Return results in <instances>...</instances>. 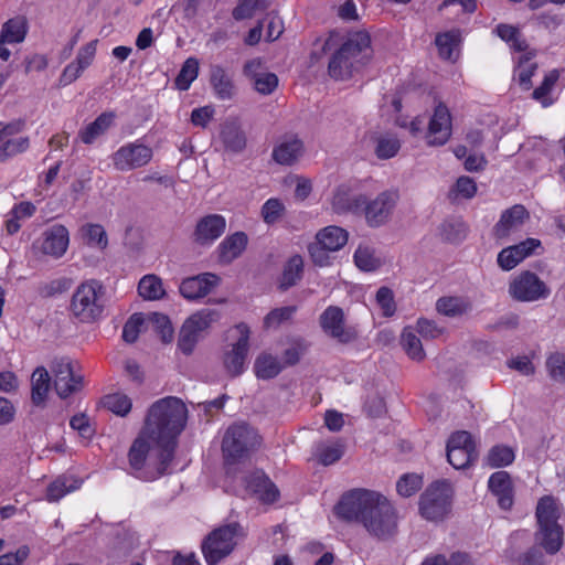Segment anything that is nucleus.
Wrapping results in <instances>:
<instances>
[{
	"instance_id": "nucleus-1",
	"label": "nucleus",
	"mask_w": 565,
	"mask_h": 565,
	"mask_svg": "<svg viewBox=\"0 0 565 565\" xmlns=\"http://www.w3.org/2000/svg\"><path fill=\"white\" fill-rule=\"evenodd\" d=\"M335 514L350 522H358L373 536L393 535L397 516L392 503L381 493L355 489L345 493L334 508Z\"/></svg>"
},
{
	"instance_id": "nucleus-2",
	"label": "nucleus",
	"mask_w": 565,
	"mask_h": 565,
	"mask_svg": "<svg viewBox=\"0 0 565 565\" xmlns=\"http://www.w3.org/2000/svg\"><path fill=\"white\" fill-rule=\"evenodd\" d=\"M141 429L128 451V463L135 477L153 481L167 473L174 448Z\"/></svg>"
},
{
	"instance_id": "nucleus-3",
	"label": "nucleus",
	"mask_w": 565,
	"mask_h": 565,
	"mask_svg": "<svg viewBox=\"0 0 565 565\" xmlns=\"http://www.w3.org/2000/svg\"><path fill=\"white\" fill-rule=\"evenodd\" d=\"M186 420L185 404L178 397L169 396L150 406L142 429L175 449L177 438L185 428Z\"/></svg>"
},
{
	"instance_id": "nucleus-4",
	"label": "nucleus",
	"mask_w": 565,
	"mask_h": 565,
	"mask_svg": "<svg viewBox=\"0 0 565 565\" xmlns=\"http://www.w3.org/2000/svg\"><path fill=\"white\" fill-rule=\"evenodd\" d=\"M373 55L371 36L364 30L349 32L330 58L328 71L334 79H347Z\"/></svg>"
},
{
	"instance_id": "nucleus-5",
	"label": "nucleus",
	"mask_w": 565,
	"mask_h": 565,
	"mask_svg": "<svg viewBox=\"0 0 565 565\" xmlns=\"http://www.w3.org/2000/svg\"><path fill=\"white\" fill-rule=\"evenodd\" d=\"M259 445L260 437L250 426L246 424L230 426L225 430L221 446L225 465L228 467L245 460Z\"/></svg>"
},
{
	"instance_id": "nucleus-6",
	"label": "nucleus",
	"mask_w": 565,
	"mask_h": 565,
	"mask_svg": "<svg viewBox=\"0 0 565 565\" xmlns=\"http://www.w3.org/2000/svg\"><path fill=\"white\" fill-rule=\"evenodd\" d=\"M245 536L238 523H230L214 529L202 543V553L207 565H216L227 557Z\"/></svg>"
},
{
	"instance_id": "nucleus-7",
	"label": "nucleus",
	"mask_w": 565,
	"mask_h": 565,
	"mask_svg": "<svg viewBox=\"0 0 565 565\" xmlns=\"http://www.w3.org/2000/svg\"><path fill=\"white\" fill-rule=\"evenodd\" d=\"M454 490L445 480L429 484L419 498V513L430 522L443 521L451 512Z\"/></svg>"
},
{
	"instance_id": "nucleus-8",
	"label": "nucleus",
	"mask_w": 565,
	"mask_h": 565,
	"mask_svg": "<svg viewBox=\"0 0 565 565\" xmlns=\"http://www.w3.org/2000/svg\"><path fill=\"white\" fill-rule=\"evenodd\" d=\"M103 295V286L98 281L81 284L72 296L71 312L82 322L95 321L104 311Z\"/></svg>"
},
{
	"instance_id": "nucleus-9",
	"label": "nucleus",
	"mask_w": 565,
	"mask_h": 565,
	"mask_svg": "<svg viewBox=\"0 0 565 565\" xmlns=\"http://www.w3.org/2000/svg\"><path fill=\"white\" fill-rule=\"evenodd\" d=\"M349 239L347 230L329 225L319 230L316 234L315 242L308 246L311 260L320 266H329L332 262V253L343 248Z\"/></svg>"
},
{
	"instance_id": "nucleus-10",
	"label": "nucleus",
	"mask_w": 565,
	"mask_h": 565,
	"mask_svg": "<svg viewBox=\"0 0 565 565\" xmlns=\"http://www.w3.org/2000/svg\"><path fill=\"white\" fill-rule=\"evenodd\" d=\"M250 329L246 323H238L228 331L231 342L223 351L222 362L231 376H238L246 370L249 350Z\"/></svg>"
},
{
	"instance_id": "nucleus-11",
	"label": "nucleus",
	"mask_w": 565,
	"mask_h": 565,
	"mask_svg": "<svg viewBox=\"0 0 565 565\" xmlns=\"http://www.w3.org/2000/svg\"><path fill=\"white\" fill-rule=\"evenodd\" d=\"M508 292L516 301L535 302L548 298L551 289L535 273L522 270L510 279Z\"/></svg>"
},
{
	"instance_id": "nucleus-12",
	"label": "nucleus",
	"mask_w": 565,
	"mask_h": 565,
	"mask_svg": "<svg viewBox=\"0 0 565 565\" xmlns=\"http://www.w3.org/2000/svg\"><path fill=\"white\" fill-rule=\"evenodd\" d=\"M220 319V313L212 309H202L190 316L183 323L180 337L179 348L190 354L199 339L206 332L213 323Z\"/></svg>"
},
{
	"instance_id": "nucleus-13",
	"label": "nucleus",
	"mask_w": 565,
	"mask_h": 565,
	"mask_svg": "<svg viewBox=\"0 0 565 565\" xmlns=\"http://www.w3.org/2000/svg\"><path fill=\"white\" fill-rule=\"evenodd\" d=\"M152 157V148L138 139L120 146L111 154V162L117 171L128 172L147 166Z\"/></svg>"
},
{
	"instance_id": "nucleus-14",
	"label": "nucleus",
	"mask_w": 565,
	"mask_h": 565,
	"mask_svg": "<svg viewBox=\"0 0 565 565\" xmlns=\"http://www.w3.org/2000/svg\"><path fill=\"white\" fill-rule=\"evenodd\" d=\"M25 122L21 119L0 122V163L24 153L30 148V138L22 135Z\"/></svg>"
},
{
	"instance_id": "nucleus-15",
	"label": "nucleus",
	"mask_w": 565,
	"mask_h": 565,
	"mask_svg": "<svg viewBox=\"0 0 565 565\" xmlns=\"http://www.w3.org/2000/svg\"><path fill=\"white\" fill-rule=\"evenodd\" d=\"M70 245L68 230L62 224L46 228L32 244V250L38 257L61 258Z\"/></svg>"
},
{
	"instance_id": "nucleus-16",
	"label": "nucleus",
	"mask_w": 565,
	"mask_h": 565,
	"mask_svg": "<svg viewBox=\"0 0 565 565\" xmlns=\"http://www.w3.org/2000/svg\"><path fill=\"white\" fill-rule=\"evenodd\" d=\"M75 363L68 358L56 359L52 363L54 388L62 398H66L82 388L83 376L75 370Z\"/></svg>"
},
{
	"instance_id": "nucleus-17",
	"label": "nucleus",
	"mask_w": 565,
	"mask_h": 565,
	"mask_svg": "<svg viewBox=\"0 0 565 565\" xmlns=\"http://www.w3.org/2000/svg\"><path fill=\"white\" fill-rule=\"evenodd\" d=\"M476 448L471 435L457 431L447 443V459L455 469H463L476 459Z\"/></svg>"
},
{
	"instance_id": "nucleus-18",
	"label": "nucleus",
	"mask_w": 565,
	"mask_h": 565,
	"mask_svg": "<svg viewBox=\"0 0 565 565\" xmlns=\"http://www.w3.org/2000/svg\"><path fill=\"white\" fill-rule=\"evenodd\" d=\"M399 199L398 192L387 190L381 192L365 206V220L371 227L384 225L391 217L393 210Z\"/></svg>"
},
{
	"instance_id": "nucleus-19",
	"label": "nucleus",
	"mask_w": 565,
	"mask_h": 565,
	"mask_svg": "<svg viewBox=\"0 0 565 565\" xmlns=\"http://www.w3.org/2000/svg\"><path fill=\"white\" fill-rule=\"evenodd\" d=\"M320 324L328 335L341 343H349L356 339V331L344 324V312L337 306H330L322 312Z\"/></svg>"
},
{
	"instance_id": "nucleus-20",
	"label": "nucleus",
	"mask_w": 565,
	"mask_h": 565,
	"mask_svg": "<svg viewBox=\"0 0 565 565\" xmlns=\"http://www.w3.org/2000/svg\"><path fill=\"white\" fill-rule=\"evenodd\" d=\"M542 248V243L537 238H526L519 244L503 248L497 257V263L502 270L509 271L515 268L527 257L536 254Z\"/></svg>"
},
{
	"instance_id": "nucleus-21",
	"label": "nucleus",
	"mask_w": 565,
	"mask_h": 565,
	"mask_svg": "<svg viewBox=\"0 0 565 565\" xmlns=\"http://www.w3.org/2000/svg\"><path fill=\"white\" fill-rule=\"evenodd\" d=\"M451 131L450 111L445 104L438 103L428 125L427 143L429 146H443L449 140Z\"/></svg>"
},
{
	"instance_id": "nucleus-22",
	"label": "nucleus",
	"mask_w": 565,
	"mask_h": 565,
	"mask_svg": "<svg viewBox=\"0 0 565 565\" xmlns=\"http://www.w3.org/2000/svg\"><path fill=\"white\" fill-rule=\"evenodd\" d=\"M96 50L97 40H93L83 45L78 50L75 60L64 67L60 76V84L62 86H67L75 82L84 73V71L93 64Z\"/></svg>"
},
{
	"instance_id": "nucleus-23",
	"label": "nucleus",
	"mask_w": 565,
	"mask_h": 565,
	"mask_svg": "<svg viewBox=\"0 0 565 565\" xmlns=\"http://www.w3.org/2000/svg\"><path fill=\"white\" fill-rule=\"evenodd\" d=\"M529 217L527 211L522 205H514L505 210L494 225V236L499 239H505L515 235L521 231Z\"/></svg>"
},
{
	"instance_id": "nucleus-24",
	"label": "nucleus",
	"mask_w": 565,
	"mask_h": 565,
	"mask_svg": "<svg viewBox=\"0 0 565 565\" xmlns=\"http://www.w3.org/2000/svg\"><path fill=\"white\" fill-rule=\"evenodd\" d=\"M226 228V220L220 214H209L203 216L196 223L193 239L202 246L212 245Z\"/></svg>"
},
{
	"instance_id": "nucleus-25",
	"label": "nucleus",
	"mask_w": 565,
	"mask_h": 565,
	"mask_svg": "<svg viewBox=\"0 0 565 565\" xmlns=\"http://www.w3.org/2000/svg\"><path fill=\"white\" fill-rule=\"evenodd\" d=\"M220 280V277L212 273L189 277L181 282L180 292L186 299H199L218 286Z\"/></svg>"
},
{
	"instance_id": "nucleus-26",
	"label": "nucleus",
	"mask_w": 565,
	"mask_h": 565,
	"mask_svg": "<svg viewBox=\"0 0 565 565\" xmlns=\"http://www.w3.org/2000/svg\"><path fill=\"white\" fill-rule=\"evenodd\" d=\"M244 74L253 81L254 88L263 95L271 94L278 85L277 75L264 72L259 58L248 61L244 66Z\"/></svg>"
},
{
	"instance_id": "nucleus-27",
	"label": "nucleus",
	"mask_w": 565,
	"mask_h": 565,
	"mask_svg": "<svg viewBox=\"0 0 565 565\" xmlns=\"http://www.w3.org/2000/svg\"><path fill=\"white\" fill-rule=\"evenodd\" d=\"M534 540L547 554L555 555L564 545V529L561 524L536 525Z\"/></svg>"
},
{
	"instance_id": "nucleus-28",
	"label": "nucleus",
	"mask_w": 565,
	"mask_h": 565,
	"mask_svg": "<svg viewBox=\"0 0 565 565\" xmlns=\"http://www.w3.org/2000/svg\"><path fill=\"white\" fill-rule=\"evenodd\" d=\"M305 152L302 140L297 136L284 137L273 149L271 157L281 166H291L298 161Z\"/></svg>"
},
{
	"instance_id": "nucleus-29",
	"label": "nucleus",
	"mask_w": 565,
	"mask_h": 565,
	"mask_svg": "<svg viewBox=\"0 0 565 565\" xmlns=\"http://www.w3.org/2000/svg\"><path fill=\"white\" fill-rule=\"evenodd\" d=\"M246 490L264 503H273L279 492L275 484L262 471H255L245 479Z\"/></svg>"
},
{
	"instance_id": "nucleus-30",
	"label": "nucleus",
	"mask_w": 565,
	"mask_h": 565,
	"mask_svg": "<svg viewBox=\"0 0 565 565\" xmlns=\"http://www.w3.org/2000/svg\"><path fill=\"white\" fill-rule=\"evenodd\" d=\"M559 72L551 70L545 73L540 85L532 92V98L542 107L547 108L558 99Z\"/></svg>"
},
{
	"instance_id": "nucleus-31",
	"label": "nucleus",
	"mask_w": 565,
	"mask_h": 565,
	"mask_svg": "<svg viewBox=\"0 0 565 565\" xmlns=\"http://www.w3.org/2000/svg\"><path fill=\"white\" fill-rule=\"evenodd\" d=\"M221 139L225 149L239 153L246 148V136L238 119L230 118L224 121L221 129Z\"/></svg>"
},
{
	"instance_id": "nucleus-32",
	"label": "nucleus",
	"mask_w": 565,
	"mask_h": 565,
	"mask_svg": "<svg viewBox=\"0 0 565 565\" xmlns=\"http://www.w3.org/2000/svg\"><path fill=\"white\" fill-rule=\"evenodd\" d=\"M248 237L244 232H236L225 237L217 246L218 262L230 264L246 249Z\"/></svg>"
},
{
	"instance_id": "nucleus-33",
	"label": "nucleus",
	"mask_w": 565,
	"mask_h": 565,
	"mask_svg": "<svg viewBox=\"0 0 565 565\" xmlns=\"http://www.w3.org/2000/svg\"><path fill=\"white\" fill-rule=\"evenodd\" d=\"M489 489L497 497L499 505L509 510L513 504L512 483L507 471H498L490 476Z\"/></svg>"
},
{
	"instance_id": "nucleus-34",
	"label": "nucleus",
	"mask_w": 565,
	"mask_h": 565,
	"mask_svg": "<svg viewBox=\"0 0 565 565\" xmlns=\"http://www.w3.org/2000/svg\"><path fill=\"white\" fill-rule=\"evenodd\" d=\"M562 514L563 508L561 502L552 495H544L536 504V525L561 524L559 519Z\"/></svg>"
},
{
	"instance_id": "nucleus-35",
	"label": "nucleus",
	"mask_w": 565,
	"mask_h": 565,
	"mask_svg": "<svg viewBox=\"0 0 565 565\" xmlns=\"http://www.w3.org/2000/svg\"><path fill=\"white\" fill-rule=\"evenodd\" d=\"M210 83L215 96L221 100L231 99L235 94L233 81L221 65L211 66Z\"/></svg>"
},
{
	"instance_id": "nucleus-36",
	"label": "nucleus",
	"mask_w": 565,
	"mask_h": 565,
	"mask_svg": "<svg viewBox=\"0 0 565 565\" xmlns=\"http://www.w3.org/2000/svg\"><path fill=\"white\" fill-rule=\"evenodd\" d=\"M82 486V480L72 475H62L53 480L46 489V500L49 502H57L66 494L78 490Z\"/></svg>"
},
{
	"instance_id": "nucleus-37",
	"label": "nucleus",
	"mask_w": 565,
	"mask_h": 565,
	"mask_svg": "<svg viewBox=\"0 0 565 565\" xmlns=\"http://www.w3.org/2000/svg\"><path fill=\"white\" fill-rule=\"evenodd\" d=\"M520 54L514 70V81L518 82L522 89L529 90L532 87V76L537 68V64L532 61L535 52L527 50Z\"/></svg>"
},
{
	"instance_id": "nucleus-38",
	"label": "nucleus",
	"mask_w": 565,
	"mask_h": 565,
	"mask_svg": "<svg viewBox=\"0 0 565 565\" xmlns=\"http://www.w3.org/2000/svg\"><path fill=\"white\" fill-rule=\"evenodd\" d=\"M471 308L470 300L462 296H445L436 301L437 312L450 318L466 315Z\"/></svg>"
},
{
	"instance_id": "nucleus-39",
	"label": "nucleus",
	"mask_w": 565,
	"mask_h": 565,
	"mask_svg": "<svg viewBox=\"0 0 565 565\" xmlns=\"http://www.w3.org/2000/svg\"><path fill=\"white\" fill-rule=\"evenodd\" d=\"M282 369L284 364L280 363L278 358L268 352L259 353L254 362V373L260 380L274 379Z\"/></svg>"
},
{
	"instance_id": "nucleus-40",
	"label": "nucleus",
	"mask_w": 565,
	"mask_h": 565,
	"mask_svg": "<svg viewBox=\"0 0 565 565\" xmlns=\"http://www.w3.org/2000/svg\"><path fill=\"white\" fill-rule=\"evenodd\" d=\"M113 120V114H102L93 122L88 124L79 131L78 137L81 141L86 145L93 143L97 138L103 136L110 128Z\"/></svg>"
},
{
	"instance_id": "nucleus-41",
	"label": "nucleus",
	"mask_w": 565,
	"mask_h": 565,
	"mask_svg": "<svg viewBox=\"0 0 565 565\" xmlns=\"http://www.w3.org/2000/svg\"><path fill=\"white\" fill-rule=\"evenodd\" d=\"M51 386V377L43 366L36 367L31 376V397L36 405L44 403Z\"/></svg>"
},
{
	"instance_id": "nucleus-42",
	"label": "nucleus",
	"mask_w": 565,
	"mask_h": 565,
	"mask_svg": "<svg viewBox=\"0 0 565 565\" xmlns=\"http://www.w3.org/2000/svg\"><path fill=\"white\" fill-rule=\"evenodd\" d=\"M138 294L142 299L149 301L162 299L166 295L162 279L154 274L145 275L139 280Z\"/></svg>"
},
{
	"instance_id": "nucleus-43",
	"label": "nucleus",
	"mask_w": 565,
	"mask_h": 565,
	"mask_svg": "<svg viewBox=\"0 0 565 565\" xmlns=\"http://www.w3.org/2000/svg\"><path fill=\"white\" fill-rule=\"evenodd\" d=\"M343 454L344 446L340 441H322L313 450V457L323 466L337 462Z\"/></svg>"
},
{
	"instance_id": "nucleus-44",
	"label": "nucleus",
	"mask_w": 565,
	"mask_h": 565,
	"mask_svg": "<svg viewBox=\"0 0 565 565\" xmlns=\"http://www.w3.org/2000/svg\"><path fill=\"white\" fill-rule=\"evenodd\" d=\"M493 32L504 41L512 50L523 53L529 50L526 41L522 38L520 30L511 24H498Z\"/></svg>"
},
{
	"instance_id": "nucleus-45",
	"label": "nucleus",
	"mask_w": 565,
	"mask_h": 565,
	"mask_svg": "<svg viewBox=\"0 0 565 565\" xmlns=\"http://www.w3.org/2000/svg\"><path fill=\"white\" fill-rule=\"evenodd\" d=\"M401 344L407 356L413 361L420 362L425 359L426 353L423 349L420 339L413 327L404 328L401 335Z\"/></svg>"
},
{
	"instance_id": "nucleus-46",
	"label": "nucleus",
	"mask_w": 565,
	"mask_h": 565,
	"mask_svg": "<svg viewBox=\"0 0 565 565\" xmlns=\"http://www.w3.org/2000/svg\"><path fill=\"white\" fill-rule=\"evenodd\" d=\"M26 34V23L23 18L10 19L2 25L0 39L8 44L20 43Z\"/></svg>"
},
{
	"instance_id": "nucleus-47",
	"label": "nucleus",
	"mask_w": 565,
	"mask_h": 565,
	"mask_svg": "<svg viewBox=\"0 0 565 565\" xmlns=\"http://www.w3.org/2000/svg\"><path fill=\"white\" fill-rule=\"evenodd\" d=\"M459 42L460 34L455 30L438 34L435 41L440 57L445 60H452L456 56Z\"/></svg>"
},
{
	"instance_id": "nucleus-48",
	"label": "nucleus",
	"mask_w": 565,
	"mask_h": 565,
	"mask_svg": "<svg viewBox=\"0 0 565 565\" xmlns=\"http://www.w3.org/2000/svg\"><path fill=\"white\" fill-rule=\"evenodd\" d=\"M303 260L299 255L291 256L284 266L280 287L287 289L294 286L302 276Z\"/></svg>"
},
{
	"instance_id": "nucleus-49",
	"label": "nucleus",
	"mask_w": 565,
	"mask_h": 565,
	"mask_svg": "<svg viewBox=\"0 0 565 565\" xmlns=\"http://www.w3.org/2000/svg\"><path fill=\"white\" fill-rule=\"evenodd\" d=\"M100 404L109 412L121 417L126 416L132 406L131 399L122 393L108 394L102 398Z\"/></svg>"
},
{
	"instance_id": "nucleus-50",
	"label": "nucleus",
	"mask_w": 565,
	"mask_h": 565,
	"mask_svg": "<svg viewBox=\"0 0 565 565\" xmlns=\"http://www.w3.org/2000/svg\"><path fill=\"white\" fill-rule=\"evenodd\" d=\"M401 149L399 140L393 135H381L375 139L374 151L379 159L395 157Z\"/></svg>"
},
{
	"instance_id": "nucleus-51",
	"label": "nucleus",
	"mask_w": 565,
	"mask_h": 565,
	"mask_svg": "<svg viewBox=\"0 0 565 565\" xmlns=\"http://www.w3.org/2000/svg\"><path fill=\"white\" fill-rule=\"evenodd\" d=\"M515 459V451L512 447L497 445L492 447L487 456V463L492 468L505 467Z\"/></svg>"
},
{
	"instance_id": "nucleus-52",
	"label": "nucleus",
	"mask_w": 565,
	"mask_h": 565,
	"mask_svg": "<svg viewBox=\"0 0 565 565\" xmlns=\"http://www.w3.org/2000/svg\"><path fill=\"white\" fill-rule=\"evenodd\" d=\"M199 75V61L195 57H189L183 63L177 78L175 86L180 90H188L192 84L196 79Z\"/></svg>"
},
{
	"instance_id": "nucleus-53",
	"label": "nucleus",
	"mask_w": 565,
	"mask_h": 565,
	"mask_svg": "<svg viewBox=\"0 0 565 565\" xmlns=\"http://www.w3.org/2000/svg\"><path fill=\"white\" fill-rule=\"evenodd\" d=\"M269 6V0H239L237 7L233 10V17L236 20L250 19L255 14L265 11Z\"/></svg>"
},
{
	"instance_id": "nucleus-54",
	"label": "nucleus",
	"mask_w": 565,
	"mask_h": 565,
	"mask_svg": "<svg viewBox=\"0 0 565 565\" xmlns=\"http://www.w3.org/2000/svg\"><path fill=\"white\" fill-rule=\"evenodd\" d=\"M285 213L286 206L278 198L268 199L260 209L262 218L267 225H273L279 222L284 217Z\"/></svg>"
},
{
	"instance_id": "nucleus-55",
	"label": "nucleus",
	"mask_w": 565,
	"mask_h": 565,
	"mask_svg": "<svg viewBox=\"0 0 565 565\" xmlns=\"http://www.w3.org/2000/svg\"><path fill=\"white\" fill-rule=\"evenodd\" d=\"M441 238L449 243L461 242L467 234V226L461 220H447L440 225Z\"/></svg>"
},
{
	"instance_id": "nucleus-56",
	"label": "nucleus",
	"mask_w": 565,
	"mask_h": 565,
	"mask_svg": "<svg viewBox=\"0 0 565 565\" xmlns=\"http://www.w3.org/2000/svg\"><path fill=\"white\" fill-rule=\"evenodd\" d=\"M353 258L356 267L364 271H373L381 265V260L375 256L373 248L365 245H360L356 248Z\"/></svg>"
},
{
	"instance_id": "nucleus-57",
	"label": "nucleus",
	"mask_w": 565,
	"mask_h": 565,
	"mask_svg": "<svg viewBox=\"0 0 565 565\" xmlns=\"http://www.w3.org/2000/svg\"><path fill=\"white\" fill-rule=\"evenodd\" d=\"M146 326L154 329L163 342H170L173 338V328L169 318L162 313H152L146 317Z\"/></svg>"
},
{
	"instance_id": "nucleus-58",
	"label": "nucleus",
	"mask_w": 565,
	"mask_h": 565,
	"mask_svg": "<svg viewBox=\"0 0 565 565\" xmlns=\"http://www.w3.org/2000/svg\"><path fill=\"white\" fill-rule=\"evenodd\" d=\"M546 370L553 381L565 384V354L561 352L552 353L546 359Z\"/></svg>"
},
{
	"instance_id": "nucleus-59",
	"label": "nucleus",
	"mask_w": 565,
	"mask_h": 565,
	"mask_svg": "<svg viewBox=\"0 0 565 565\" xmlns=\"http://www.w3.org/2000/svg\"><path fill=\"white\" fill-rule=\"evenodd\" d=\"M422 476L417 473H405L398 479L396 483V490L399 495L408 498L415 494L422 488Z\"/></svg>"
},
{
	"instance_id": "nucleus-60",
	"label": "nucleus",
	"mask_w": 565,
	"mask_h": 565,
	"mask_svg": "<svg viewBox=\"0 0 565 565\" xmlns=\"http://www.w3.org/2000/svg\"><path fill=\"white\" fill-rule=\"evenodd\" d=\"M82 233L86 242L92 246L104 249L108 244L106 232L99 224L84 225Z\"/></svg>"
},
{
	"instance_id": "nucleus-61",
	"label": "nucleus",
	"mask_w": 565,
	"mask_h": 565,
	"mask_svg": "<svg viewBox=\"0 0 565 565\" xmlns=\"http://www.w3.org/2000/svg\"><path fill=\"white\" fill-rule=\"evenodd\" d=\"M146 324V316L142 313L132 315L124 326L122 339L128 343L135 342L143 327H147Z\"/></svg>"
},
{
	"instance_id": "nucleus-62",
	"label": "nucleus",
	"mask_w": 565,
	"mask_h": 565,
	"mask_svg": "<svg viewBox=\"0 0 565 565\" xmlns=\"http://www.w3.org/2000/svg\"><path fill=\"white\" fill-rule=\"evenodd\" d=\"M295 312L294 307H281L271 310L264 318V328L265 329H277L281 323L289 320Z\"/></svg>"
},
{
	"instance_id": "nucleus-63",
	"label": "nucleus",
	"mask_w": 565,
	"mask_h": 565,
	"mask_svg": "<svg viewBox=\"0 0 565 565\" xmlns=\"http://www.w3.org/2000/svg\"><path fill=\"white\" fill-rule=\"evenodd\" d=\"M306 351L307 343L302 339L292 340L289 347L284 351V365H295L300 361Z\"/></svg>"
},
{
	"instance_id": "nucleus-64",
	"label": "nucleus",
	"mask_w": 565,
	"mask_h": 565,
	"mask_svg": "<svg viewBox=\"0 0 565 565\" xmlns=\"http://www.w3.org/2000/svg\"><path fill=\"white\" fill-rule=\"evenodd\" d=\"M376 303L385 317H391L395 313L396 306L391 289L381 287L376 292Z\"/></svg>"
}]
</instances>
